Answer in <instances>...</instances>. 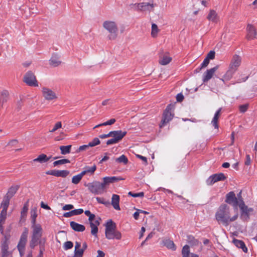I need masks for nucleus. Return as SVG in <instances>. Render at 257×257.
I'll list each match as a JSON object with an SVG mask.
<instances>
[{"mask_svg":"<svg viewBox=\"0 0 257 257\" xmlns=\"http://www.w3.org/2000/svg\"><path fill=\"white\" fill-rule=\"evenodd\" d=\"M238 214L236 212L233 216L230 215V208L226 204H221L215 213V219L219 223L227 226L230 222L235 221L238 218Z\"/></svg>","mask_w":257,"mask_h":257,"instance_id":"nucleus-1","label":"nucleus"},{"mask_svg":"<svg viewBox=\"0 0 257 257\" xmlns=\"http://www.w3.org/2000/svg\"><path fill=\"white\" fill-rule=\"evenodd\" d=\"M241 63V57L236 54L233 55L229 64L228 70L223 75V79L227 81L230 80L240 66Z\"/></svg>","mask_w":257,"mask_h":257,"instance_id":"nucleus-2","label":"nucleus"},{"mask_svg":"<svg viewBox=\"0 0 257 257\" xmlns=\"http://www.w3.org/2000/svg\"><path fill=\"white\" fill-rule=\"evenodd\" d=\"M105 235L108 239L120 240L122 237L121 232L116 230L115 224L111 220L108 221L106 224Z\"/></svg>","mask_w":257,"mask_h":257,"instance_id":"nucleus-3","label":"nucleus"},{"mask_svg":"<svg viewBox=\"0 0 257 257\" xmlns=\"http://www.w3.org/2000/svg\"><path fill=\"white\" fill-rule=\"evenodd\" d=\"M156 4L153 1L149 2H143L140 3H132L129 5L131 10L139 12H149L154 10Z\"/></svg>","mask_w":257,"mask_h":257,"instance_id":"nucleus-4","label":"nucleus"},{"mask_svg":"<svg viewBox=\"0 0 257 257\" xmlns=\"http://www.w3.org/2000/svg\"><path fill=\"white\" fill-rule=\"evenodd\" d=\"M103 28L109 33V39L113 40L117 36L118 26L116 22L111 20H106L102 24Z\"/></svg>","mask_w":257,"mask_h":257,"instance_id":"nucleus-5","label":"nucleus"},{"mask_svg":"<svg viewBox=\"0 0 257 257\" xmlns=\"http://www.w3.org/2000/svg\"><path fill=\"white\" fill-rule=\"evenodd\" d=\"M175 103L170 104L167 107L163 115L162 119L160 124V127H163L172 120L175 115Z\"/></svg>","mask_w":257,"mask_h":257,"instance_id":"nucleus-6","label":"nucleus"},{"mask_svg":"<svg viewBox=\"0 0 257 257\" xmlns=\"http://www.w3.org/2000/svg\"><path fill=\"white\" fill-rule=\"evenodd\" d=\"M240 198L241 197L240 196ZM239 197L238 200L235 196V194L234 192L230 191L226 195L225 202L230 205H231L235 209H237V207L238 205Z\"/></svg>","mask_w":257,"mask_h":257,"instance_id":"nucleus-7","label":"nucleus"},{"mask_svg":"<svg viewBox=\"0 0 257 257\" xmlns=\"http://www.w3.org/2000/svg\"><path fill=\"white\" fill-rule=\"evenodd\" d=\"M240 203L238 204V206L240 210L241 217L245 219L249 218V213L253 211L252 208H248L244 203L242 198L241 199H239Z\"/></svg>","mask_w":257,"mask_h":257,"instance_id":"nucleus-8","label":"nucleus"},{"mask_svg":"<svg viewBox=\"0 0 257 257\" xmlns=\"http://www.w3.org/2000/svg\"><path fill=\"white\" fill-rule=\"evenodd\" d=\"M100 219L99 217H94L91 219H88V221L91 227V233L95 236H97V233L98 232V226L100 224Z\"/></svg>","mask_w":257,"mask_h":257,"instance_id":"nucleus-9","label":"nucleus"},{"mask_svg":"<svg viewBox=\"0 0 257 257\" xmlns=\"http://www.w3.org/2000/svg\"><path fill=\"white\" fill-rule=\"evenodd\" d=\"M42 92L43 97L46 100L51 101L57 99L58 98L56 93L48 87H43Z\"/></svg>","mask_w":257,"mask_h":257,"instance_id":"nucleus-10","label":"nucleus"},{"mask_svg":"<svg viewBox=\"0 0 257 257\" xmlns=\"http://www.w3.org/2000/svg\"><path fill=\"white\" fill-rule=\"evenodd\" d=\"M24 81L29 86H38V83L34 73L29 71L26 73L24 77Z\"/></svg>","mask_w":257,"mask_h":257,"instance_id":"nucleus-11","label":"nucleus"},{"mask_svg":"<svg viewBox=\"0 0 257 257\" xmlns=\"http://www.w3.org/2000/svg\"><path fill=\"white\" fill-rule=\"evenodd\" d=\"M29 233V230L27 228H25L22 232L20 240L17 245L18 249H25V245L27 241V237Z\"/></svg>","mask_w":257,"mask_h":257,"instance_id":"nucleus-12","label":"nucleus"},{"mask_svg":"<svg viewBox=\"0 0 257 257\" xmlns=\"http://www.w3.org/2000/svg\"><path fill=\"white\" fill-rule=\"evenodd\" d=\"M218 68L219 66L217 65L213 68L207 70L203 75L202 80L203 82H208L212 77Z\"/></svg>","mask_w":257,"mask_h":257,"instance_id":"nucleus-13","label":"nucleus"},{"mask_svg":"<svg viewBox=\"0 0 257 257\" xmlns=\"http://www.w3.org/2000/svg\"><path fill=\"white\" fill-rule=\"evenodd\" d=\"M32 236L40 238L42 235L43 229L40 224L34 223L32 225Z\"/></svg>","mask_w":257,"mask_h":257,"instance_id":"nucleus-14","label":"nucleus"},{"mask_svg":"<svg viewBox=\"0 0 257 257\" xmlns=\"http://www.w3.org/2000/svg\"><path fill=\"white\" fill-rule=\"evenodd\" d=\"M87 186L90 191L95 194H101L103 193L102 189L100 188L99 182H95L93 184L89 183Z\"/></svg>","mask_w":257,"mask_h":257,"instance_id":"nucleus-15","label":"nucleus"},{"mask_svg":"<svg viewBox=\"0 0 257 257\" xmlns=\"http://www.w3.org/2000/svg\"><path fill=\"white\" fill-rule=\"evenodd\" d=\"M246 31L247 34L246 37L247 40H252L255 38L256 31L254 26L248 24L246 27Z\"/></svg>","mask_w":257,"mask_h":257,"instance_id":"nucleus-16","label":"nucleus"},{"mask_svg":"<svg viewBox=\"0 0 257 257\" xmlns=\"http://www.w3.org/2000/svg\"><path fill=\"white\" fill-rule=\"evenodd\" d=\"M207 19L210 22L217 23L219 21V17L215 11L210 10Z\"/></svg>","mask_w":257,"mask_h":257,"instance_id":"nucleus-17","label":"nucleus"},{"mask_svg":"<svg viewBox=\"0 0 257 257\" xmlns=\"http://www.w3.org/2000/svg\"><path fill=\"white\" fill-rule=\"evenodd\" d=\"M111 134V137L117 140L118 143L126 135V132L121 131H112Z\"/></svg>","mask_w":257,"mask_h":257,"instance_id":"nucleus-18","label":"nucleus"},{"mask_svg":"<svg viewBox=\"0 0 257 257\" xmlns=\"http://www.w3.org/2000/svg\"><path fill=\"white\" fill-rule=\"evenodd\" d=\"M182 257H198V255L196 253L190 252L189 246L185 245L183 246L182 250Z\"/></svg>","mask_w":257,"mask_h":257,"instance_id":"nucleus-19","label":"nucleus"},{"mask_svg":"<svg viewBox=\"0 0 257 257\" xmlns=\"http://www.w3.org/2000/svg\"><path fill=\"white\" fill-rule=\"evenodd\" d=\"M49 62L50 64L53 67L58 66L61 63L59 56L56 54H54L52 56Z\"/></svg>","mask_w":257,"mask_h":257,"instance_id":"nucleus-20","label":"nucleus"},{"mask_svg":"<svg viewBox=\"0 0 257 257\" xmlns=\"http://www.w3.org/2000/svg\"><path fill=\"white\" fill-rule=\"evenodd\" d=\"M172 60L171 57L168 54H165L160 56L159 63L162 65L169 64Z\"/></svg>","mask_w":257,"mask_h":257,"instance_id":"nucleus-21","label":"nucleus"},{"mask_svg":"<svg viewBox=\"0 0 257 257\" xmlns=\"http://www.w3.org/2000/svg\"><path fill=\"white\" fill-rule=\"evenodd\" d=\"M70 225L71 227L75 231L82 232L85 229V227L83 225L79 224L74 221H71Z\"/></svg>","mask_w":257,"mask_h":257,"instance_id":"nucleus-22","label":"nucleus"},{"mask_svg":"<svg viewBox=\"0 0 257 257\" xmlns=\"http://www.w3.org/2000/svg\"><path fill=\"white\" fill-rule=\"evenodd\" d=\"M221 108H219L215 112L214 116L211 121V123L215 128H218V121L220 115Z\"/></svg>","mask_w":257,"mask_h":257,"instance_id":"nucleus-23","label":"nucleus"},{"mask_svg":"<svg viewBox=\"0 0 257 257\" xmlns=\"http://www.w3.org/2000/svg\"><path fill=\"white\" fill-rule=\"evenodd\" d=\"M119 202V196L116 194H113L111 198V204L113 206V208L117 210H120Z\"/></svg>","mask_w":257,"mask_h":257,"instance_id":"nucleus-24","label":"nucleus"},{"mask_svg":"<svg viewBox=\"0 0 257 257\" xmlns=\"http://www.w3.org/2000/svg\"><path fill=\"white\" fill-rule=\"evenodd\" d=\"M232 242L236 247L241 248L244 252L247 251V248L243 241L234 238L233 239Z\"/></svg>","mask_w":257,"mask_h":257,"instance_id":"nucleus-25","label":"nucleus"},{"mask_svg":"<svg viewBox=\"0 0 257 257\" xmlns=\"http://www.w3.org/2000/svg\"><path fill=\"white\" fill-rule=\"evenodd\" d=\"M10 199L9 196H5L1 203V207L2 208V210L1 212L7 213V209L10 203Z\"/></svg>","mask_w":257,"mask_h":257,"instance_id":"nucleus-26","label":"nucleus"},{"mask_svg":"<svg viewBox=\"0 0 257 257\" xmlns=\"http://www.w3.org/2000/svg\"><path fill=\"white\" fill-rule=\"evenodd\" d=\"M7 217V213L1 212L0 213V232L1 234L4 233V224L5 223Z\"/></svg>","mask_w":257,"mask_h":257,"instance_id":"nucleus-27","label":"nucleus"},{"mask_svg":"<svg viewBox=\"0 0 257 257\" xmlns=\"http://www.w3.org/2000/svg\"><path fill=\"white\" fill-rule=\"evenodd\" d=\"M9 245L7 242L2 243L1 245L2 256L7 257L9 254Z\"/></svg>","mask_w":257,"mask_h":257,"instance_id":"nucleus-28","label":"nucleus"},{"mask_svg":"<svg viewBox=\"0 0 257 257\" xmlns=\"http://www.w3.org/2000/svg\"><path fill=\"white\" fill-rule=\"evenodd\" d=\"M69 174V171L67 170H54V176L66 177Z\"/></svg>","mask_w":257,"mask_h":257,"instance_id":"nucleus-29","label":"nucleus"},{"mask_svg":"<svg viewBox=\"0 0 257 257\" xmlns=\"http://www.w3.org/2000/svg\"><path fill=\"white\" fill-rule=\"evenodd\" d=\"M160 32V29L155 24H152L151 27V36L153 38H156Z\"/></svg>","mask_w":257,"mask_h":257,"instance_id":"nucleus-30","label":"nucleus"},{"mask_svg":"<svg viewBox=\"0 0 257 257\" xmlns=\"http://www.w3.org/2000/svg\"><path fill=\"white\" fill-rule=\"evenodd\" d=\"M122 179L121 178H118L116 177H106L103 178L104 184H106V185Z\"/></svg>","mask_w":257,"mask_h":257,"instance_id":"nucleus-31","label":"nucleus"},{"mask_svg":"<svg viewBox=\"0 0 257 257\" xmlns=\"http://www.w3.org/2000/svg\"><path fill=\"white\" fill-rule=\"evenodd\" d=\"M49 158L44 154H41L37 158L35 159L34 162H38L41 163L46 162L49 160Z\"/></svg>","mask_w":257,"mask_h":257,"instance_id":"nucleus-32","label":"nucleus"},{"mask_svg":"<svg viewBox=\"0 0 257 257\" xmlns=\"http://www.w3.org/2000/svg\"><path fill=\"white\" fill-rule=\"evenodd\" d=\"M71 147V145L60 146V149L61 150V153L62 155L69 154L70 152Z\"/></svg>","mask_w":257,"mask_h":257,"instance_id":"nucleus-33","label":"nucleus"},{"mask_svg":"<svg viewBox=\"0 0 257 257\" xmlns=\"http://www.w3.org/2000/svg\"><path fill=\"white\" fill-rule=\"evenodd\" d=\"M215 182H217L219 181L224 180L226 177L225 176L223 173H220L219 174H215L212 175Z\"/></svg>","mask_w":257,"mask_h":257,"instance_id":"nucleus-34","label":"nucleus"},{"mask_svg":"<svg viewBox=\"0 0 257 257\" xmlns=\"http://www.w3.org/2000/svg\"><path fill=\"white\" fill-rule=\"evenodd\" d=\"M163 243L164 245L166 246L167 248L172 250L175 249V244L172 241L169 239H166L164 240Z\"/></svg>","mask_w":257,"mask_h":257,"instance_id":"nucleus-35","label":"nucleus"},{"mask_svg":"<svg viewBox=\"0 0 257 257\" xmlns=\"http://www.w3.org/2000/svg\"><path fill=\"white\" fill-rule=\"evenodd\" d=\"M37 216V208H34L31 209V217L32 218V224L36 223V218Z\"/></svg>","mask_w":257,"mask_h":257,"instance_id":"nucleus-36","label":"nucleus"},{"mask_svg":"<svg viewBox=\"0 0 257 257\" xmlns=\"http://www.w3.org/2000/svg\"><path fill=\"white\" fill-rule=\"evenodd\" d=\"M28 210V205L27 204H25L24 205V206L21 210V219H24L26 217Z\"/></svg>","mask_w":257,"mask_h":257,"instance_id":"nucleus-37","label":"nucleus"},{"mask_svg":"<svg viewBox=\"0 0 257 257\" xmlns=\"http://www.w3.org/2000/svg\"><path fill=\"white\" fill-rule=\"evenodd\" d=\"M40 239V238L34 237L32 236L31 239L30 241V246L32 248H34L38 243V241Z\"/></svg>","mask_w":257,"mask_h":257,"instance_id":"nucleus-38","label":"nucleus"},{"mask_svg":"<svg viewBox=\"0 0 257 257\" xmlns=\"http://www.w3.org/2000/svg\"><path fill=\"white\" fill-rule=\"evenodd\" d=\"M9 92L7 90H4L1 92V95L0 97V103H3L5 100H6L7 97L9 96Z\"/></svg>","mask_w":257,"mask_h":257,"instance_id":"nucleus-39","label":"nucleus"},{"mask_svg":"<svg viewBox=\"0 0 257 257\" xmlns=\"http://www.w3.org/2000/svg\"><path fill=\"white\" fill-rule=\"evenodd\" d=\"M18 190L17 187H11L8 191L6 196H9V198H11L17 192Z\"/></svg>","mask_w":257,"mask_h":257,"instance_id":"nucleus-40","label":"nucleus"},{"mask_svg":"<svg viewBox=\"0 0 257 257\" xmlns=\"http://www.w3.org/2000/svg\"><path fill=\"white\" fill-rule=\"evenodd\" d=\"M69 163H70V161L69 160L62 159V160H59L55 161L53 163V165H54V166H56L57 165H62V164Z\"/></svg>","mask_w":257,"mask_h":257,"instance_id":"nucleus-41","label":"nucleus"},{"mask_svg":"<svg viewBox=\"0 0 257 257\" xmlns=\"http://www.w3.org/2000/svg\"><path fill=\"white\" fill-rule=\"evenodd\" d=\"M116 161L119 163H123L124 164H126L128 162L127 158L123 155L120 156L119 158L116 159Z\"/></svg>","mask_w":257,"mask_h":257,"instance_id":"nucleus-42","label":"nucleus"},{"mask_svg":"<svg viewBox=\"0 0 257 257\" xmlns=\"http://www.w3.org/2000/svg\"><path fill=\"white\" fill-rule=\"evenodd\" d=\"M100 143V140L98 138H95L91 142L89 143V146H90V147H92L99 145Z\"/></svg>","mask_w":257,"mask_h":257,"instance_id":"nucleus-43","label":"nucleus"},{"mask_svg":"<svg viewBox=\"0 0 257 257\" xmlns=\"http://www.w3.org/2000/svg\"><path fill=\"white\" fill-rule=\"evenodd\" d=\"M248 104H244L239 106V110L241 113H244L248 108Z\"/></svg>","mask_w":257,"mask_h":257,"instance_id":"nucleus-44","label":"nucleus"},{"mask_svg":"<svg viewBox=\"0 0 257 257\" xmlns=\"http://www.w3.org/2000/svg\"><path fill=\"white\" fill-rule=\"evenodd\" d=\"M83 249L82 248L75 249L74 257H82L83 253Z\"/></svg>","mask_w":257,"mask_h":257,"instance_id":"nucleus-45","label":"nucleus"},{"mask_svg":"<svg viewBox=\"0 0 257 257\" xmlns=\"http://www.w3.org/2000/svg\"><path fill=\"white\" fill-rule=\"evenodd\" d=\"M82 179V178L78 174L74 176L72 178V182L74 184H78Z\"/></svg>","mask_w":257,"mask_h":257,"instance_id":"nucleus-46","label":"nucleus"},{"mask_svg":"<svg viewBox=\"0 0 257 257\" xmlns=\"http://www.w3.org/2000/svg\"><path fill=\"white\" fill-rule=\"evenodd\" d=\"M62 127V123L60 121H58L57 122H56L53 129L51 131H50V132H51V133H53L54 132H55L56 131H57V130H58L59 128H61Z\"/></svg>","mask_w":257,"mask_h":257,"instance_id":"nucleus-47","label":"nucleus"},{"mask_svg":"<svg viewBox=\"0 0 257 257\" xmlns=\"http://www.w3.org/2000/svg\"><path fill=\"white\" fill-rule=\"evenodd\" d=\"M85 169H86V172H87V173H90L92 174L96 170V166L95 165H93L91 167H85Z\"/></svg>","mask_w":257,"mask_h":257,"instance_id":"nucleus-48","label":"nucleus"},{"mask_svg":"<svg viewBox=\"0 0 257 257\" xmlns=\"http://www.w3.org/2000/svg\"><path fill=\"white\" fill-rule=\"evenodd\" d=\"M209 61L210 60H209L208 58H205L203 62L201 64V66L199 68V69H201L202 68H204L205 67H206L207 66V65H208V64L209 63Z\"/></svg>","mask_w":257,"mask_h":257,"instance_id":"nucleus-49","label":"nucleus"},{"mask_svg":"<svg viewBox=\"0 0 257 257\" xmlns=\"http://www.w3.org/2000/svg\"><path fill=\"white\" fill-rule=\"evenodd\" d=\"M73 243L71 241H66L64 244V247L65 250L71 248L73 247Z\"/></svg>","mask_w":257,"mask_h":257,"instance_id":"nucleus-50","label":"nucleus"},{"mask_svg":"<svg viewBox=\"0 0 257 257\" xmlns=\"http://www.w3.org/2000/svg\"><path fill=\"white\" fill-rule=\"evenodd\" d=\"M128 194L134 197H143L144 195L143 192H140L138 193H133L132 192H129Z\"/></svg>","mask_w":257,"mask_h":257,"instance_id":"nucleus-51","label":"nucleus"},{"mask_svg":"<svg viewBox=\"0 0 257 257\" xmlns=\"http://www.w3.org/2000/svg\"><path fill=\"white\" fill-rule=\"evenodd\" d=\"M215 183V181L212 175L210 176L206 180V183L208 185H212Z\"/></svg>","mask_w":257,"mask_h":257,"instance_id":"nucleus-52","label":"nucleus"},{"mask_svg":"<svg viewBox=\"0 0 257 257\" xmlns=\"http://www.w3.org/2000/svg\"><path fill=\"white\" fill-rule=\"evenodd\" d=\"M215 53L214 51H210L207 55L206 58L209 60L213 59L215 58Z\"/></svg>","mask_w":257,"mask_h":257,"instance_id":"nucleus-53","label":"nucleus"},{"mask_svg":"<svg viewBox=\"0 0 257 257\" xmlns=\"http://www.w3.org/2000/svg\"><path fill=\"white\" fill-rule=\"evenodd\" d=\"M73 216L77 215L82 214L83 212V210L82 209H74L72 210Z\"/></svg>","mask_w":257,"mask_h":257,"instance_id":"nucleus-54","label":"nucleus"},{"mask_svg":"<svg viewBox=\"0 0 257 257\" xmlns=\"http://www.w3.org/2000/svg\"><path fill=\"white\" fill-rule=\"evenodd\" d=\"M189 243L191 245H198L199 241L194 237H192L191 239L189 240Z\"/></svg>","mask_w":257,"mask_h":257,"instance_id":"nucleus-55","label":"nucleus"},{"mask_svg":"<svg viewBox=\"0 0 257 257\" xmlns=\"http://www.w3.org/2000/svg\"><path fill=\"white\" fill-rule=\"evenodd\" d=\"M89 147H90V146H89V144L88 145H85L81 146L79 147V148L77 151V152H79L87 150L89 148Z\"/></svg>","mask_w":257,"mask_h":257,"instance_id":"nucleus-56","label":"nucleus"},{"mask_svg":"<svg viewBox=\"0 0 257 257\" xmlns=\"http://www.w3.org/2000/svg\"><path fill=\"white\" fill-rule=\"evenodd\" d=\"M73 208H74V206L73 205L66 204L63 207L62 209L63 210H70Z\"/></svg>","mask_w":257,"mask_h":257,"instance_id":"nucleus-57","label":"nucleus"},{"mask_svg":"<svg viewBox=\"0 0 257 257\" xmlns=\"http://www.w3.org/2000/svg\"><path fill=\"white\" fill-rule=\"evenodd\" d=\"M115 121H116L115 119L111 118V119H109V120H108L105 122H103V124H104V125H111V124H113L115 122Z\"/></svg>","mask_w":257,"mask_h":257,"instance_id":"nucleus-58","label":"nucleus"},{"mask_svg":"<svg viewBox=\"0 0 257 257\" xmlns=\"http://www.w3.org/2000/svg\"><path fill=\"white\" fill-rule=\"evenodd\" d=\"M96 199L98 202L103 204L106 205L109 203V202L108 201H104L103 198H102L97 197V198H96Z\"/></svg>","mask_w":257,"mask_h":257,"instance_id":"nucleus-59","label":"nucleus"},{"mask_svg":"<svg viewBox=\"0 0 257 257\" xmlns=\"http://www.w3.org/2000/svg\"><path fill=\"white\" fill-rule=\"evenodd\" d=\"M117 140H115V139H114L113 138L112 139H111L110 140H108L107 142H106V144L107 145H111V144H116L117 143Z\"/></svg>","mask_w":257,"mask_h":257,"instance_id":"nucleus-60","label":"nucleus"},{"mask_svg":"<svg viewBox=\"0 0 257 257\" xmlns=\"http://www.w3.org/2000/svg\"><path fill=\"white\" fill-rule=\"evenodd\" d=\"M84 213L86 216H88V217H89L88 219H91V218H92V217H94V216H95L94 214H92L90 212V211L89 210L85 211Z\"/></svg>","mask_w":257,"mask_h":257,"instance_id":"nucleus-61","label":"nucleus"},{"mask_svg":"<svg viewBox=\"0 0 257 257\" xmlns=\"http://www.w3.org/2000/svg\"><path fill=\"white\" fill-rule=\"evenodd\" d=\"M250 163H251V160H250V156L249 155H246V161H245L244 164L245 165L248 166L250 164Z\"/></svg>","mask_w":257,"mask_h":257,"instance_id":"nucleus-62","label":"nucleus"},{"mask_svg":"<svg viewBox=\"0 0 257 257\" xmlns=\"http://www.w3.org/2000/svg\"><path fill=\"white\" fill-rule=\"evenodd\" d=\"M137 158L142 160L143 162H144L145 164H147V159L146 157L142 156L140 155H136Z\"/></svg>","mask_w":257,"mask_h":257,"instance_id":"nucleus-63","label":"nucleus"},{"mask_svg":"<svg viewBox=\"0 0 257 257\" xmlns=\"http://www.w3.org/2000/svg\"><path fill=\"white\" fill-rule=\"evenodd\" d=\"M104 256L105 253L103 251L100 250H97V255L96 257H104Z\"/></svg>","mask_w":257,"mask_h":257,"instance_id":"nucleus-64","label":"nucleus"}]
</instances>
